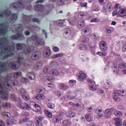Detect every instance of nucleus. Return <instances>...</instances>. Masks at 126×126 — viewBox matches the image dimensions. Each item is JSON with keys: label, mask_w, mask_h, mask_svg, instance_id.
I'll return each mask as SVG.
<instances>
[{"label": "nucleus", "mask_w": 126, "mask_h": 126, "mask_svg": "<svg viewBox=\"0 0 126 126\" xmlns=\"http://www.w3.org/2000/svg\"><path fill=\"white\" fill-rule=\"evenodd\" d=\"M116 93L120 96H124L126 95V91L123 90L121 91L118 90L116 91Z\"/></svg>", "instance_id": "obj_27"}, {"label": "nucleus", "mask_w": 126, "mask_h": 126, "mask_svg": "<svg viewBox=\"0 0 126 126\" xmlns=\"http://www.w3.org/2000/svg\"><path fill=\"white\" fill-rule=\"evenodd\" d=\"M7 32V30L6 29H0V34L4 35Z\"/></svg>", "instance_id": "obj_59"}, {"label": "nucleus", "mask_w": 126, "mask_h": 126, "mask_svg": "<svg viewBox=\"0 0 126 126\" xmlns=\"http://www.w3.org/2000/svg\"><path fill=\"white\" fill-rule=\"evenodd\" d=\"M43 119V118L39 116L38 117H36L35 118V122L36 125L38 126L40 122H41L42 120Z\"/></svg>", "instance_id": "obj_31"}, {"label": "nucleus", "mask_w": 126, "mask_h": 126, "mask_svg": "<svg viewBox=\"0 0 126 126\" xmlns=\"http://www.w3.org/2000/svg\"><path fill=\"white\" fill-rule=\"evenodd\" d=\"M27 76L31 80H33L35 79V77L34 74L32 72H29L27 74Z\"/></svg>", "instance_id": "obj_33"}, {"label": "nucleus", "mask_w": 126, "mask_h": 126, "mask_svg": "<svg viewBox=\"0 0 126 126\" xmlns=\"http://www.w3.org/2000/svg\"><path fill=\"white\" fill-rule=\"evenodd\" d=\"M85 26L84 20L82 19H80L78 21L77 23V27L79 28H83Z\"/></svg>", "instance_id": "obj_18"}, {"label": "nucleus", "mask_w": 126, "mask_h": 126, "mask_svg": "<svg viewBox=\"0 0 126 126\" xmlns=\"http://www.w3.org/2000/svg\"><path fill=\"white\" fill-rule=\"evenodd\" d=\"M0 47L2 52L4 53H8L10 51H13L15 49L14 46H12L10 48L7 45H5L4 44L2 43H0Z\"/></svg>", "instance_id": "obj_6"}, {"label": "nucleus", "mask_w": 126, "mask_h": 126, "mask_svg": "<svg viewBox=\"0 0 126 126\" xmlns=\"http://www.w3.org/2000/svg\"><path fill=\"white\" fill-rule=\"evenodd\" d=\"M68 21L71 25H74L76 23V21L74 20V18L73 17H71L69 18Z\"/></svg>", "instance_id": "obj_54"}, {"label": "nucleus", "mask_w": 126, "mask_h": 126, "mask_svg": "<svg viewBox=\"0 0 126 126\" xmlns=\"http://www.w3.org/2000/svg\"><path fill=\"white\" fill-rule=\"evenodd\" d=\"M14 8L22 9L24 8V6L22 0L19 1L17 3H14L13 4Z\"/></svg>", "instance_id": "obj_13"}, {"label": "nucleus", "mask_w": 126, "mask_h": 126, "mask_svg": "<svg viewBox=\"0 0 126 126\" xmlns=\"http://www.w3.org/2000/svg\"><path fill=\"white\" fill-rule=\"evenodd\" d=\"M12 40L18 39L21 40L24 38V36L22 34L18 33L16 34V35H13L12 36Z\"/></svg>", "instance_id": "obj_16"}, {"label": "nucleus", "mask_w": 126, "mask_h": 126, "mask_svg": "<svg viewBox=\"0 0 126 126\" xmlns=\"http://www.w3.org/2000/svg\"><path fill=\"white\" fill-rule=\"evenodd\" d=\"M87 77L86 74L83 72H80L78 75V79L79 80L81 81L85 80Z\"/></svg>", "instance_id": "obj_15"}, {"label": "nucleus", "mask_w": 126, "mask_h": 126, "mask_svg": "<svg viewBox=\"0 0 126 126\" xmlns=\"http://www.w3.org/2000/svg\"><path fill=\"white\" fill-rule=\"evenodd\" d=\"M59 71L57 69H53L50 70V74L53 76L58 75Z\"/></svg>", "instance_id": "obj_24"}, {"label": "nucleus", "mask_w": 126, "mask_h": 126, "mask_svg": "<svg viewBox=\"0 0 126 126\" xmlns=\"http://www.w3.org/2000/svg\"><path fill=\"white\" fill-rule=\"evenodd\" d=\"M42 39L38 40L35 43L36 45L38 46L44 45L45 43L44 41L42 40Z\"/></svg>", "instance_id": "obj_35"}, {"label": "nucleus", "mask_w": 126, "mask_h": 126, "mask_svg": "<svg viewBox=\"0 0 126 126\" xmlns=\"http://www.w3.org/2000/svg\"><path fill=\"white\" fill-rule=\"evenodd\" d=\"M18 92L22 96V95H24L25 94H27V92L26 90L24 88H22L20 89L19 90Z\"/></svg>", "instance_id": "obj_52"}, {"label": "nucleus", "mask_w": 126, "mask_h": 126, "mask_svg": "<svg viewBox=\"0 0 126 126\" xmlns=\"http://www.w3.org/2000/svg\"><path fill=\"white\" fill-rule=\"evenodd\" d=\"M59 65L58 63L55 61L52 62H51L49 65V66L51 67H56Z\"/></svg>", "instance_id": "obj_44"}, {"label": "nucleus", "mask_w": 126, "mask_h": 126, "mask_svg": "<svg viewBox=\"0 0 126 126\" xmlns=\"http://www.w3.org/2000/svg\"><path fill=\"white\" fill-rule=\"evenodd\" d=\"M66 115L69 117H74L75 116L76 114L72 111H68L66 113Z\"/></svg>", "instance_id": "obj_29"}, {"label": "nucleus", "mask_w": 126, "mask_h": 126, "mask_svg": "<svg viewBox=\"0 0 126 126\" xmlns=\"http://www.w3.org/2000/svg\"><path fill=\"white\" fill-rule=\"evenodd\" d=\"M114 30V28L112 27H108L106 29L107 33H109L112 32Z\"/></svg>", "instance_id": "obj_56"}, {"label": "nucleus", "mask_w": 126, "mask_h": 126, "mask_svg": "<svg viewBox=\"0 0 126 126\" xmlns=\"http://www.w3.org/2000/svg\"><path fill=\"white\" fill-rule=\"evenodd\" d=\"M88 46L90 48H93L96 46V43L94 42H90L88 44Z\"/></svg>", "instance_id": "obj_51"}, {"label": "nucleus", "mask_w": 126, "mask_h": 126, "mask_svg": "<svg viewBox=\"0 0 126 126\" xmlns=\"http://www.w3.org/2000/svg\"><path fill=\"white\" fill-rule=\"evenodd\" d=\"M34 49V47L33 46H30L24 49V52L25 53L27 54L33 51Z\"/></svg>", "instance_id": "obj_23"}, {"label": "nucleus", "mask_w": 126, "mask_h": 126, "mask_svg": "<svg viewBox=\"0 0 126 126\" xmlns=\"http://www.w3.org/2000/svg\"><path fill=\"white\" fill-rule=\"evenodd\" d=\"M18 58L19 59L18 62H11L9 63V66L11 68L16 70L19 68L20 64H23L24 66L25 67L32 65L30 63V62H28V60L25 61L24 59L22 57Z\"/></svg>", "instance_id": "obj_2"}, {"label": "nucleus", "mask_w": 126, "mask_h": 126, "mask_svg": "<svg viewBox=\"0 0 126 126\" xmlns=\"http://www.w3.org/2000/svg\"><path fill=\"white\" fill-rule=\"evenodd\" d=\"M43 66L42 63L40 61H38L35 65L34 68L37 69H41Z\"/></svg>", "instance_id": "obj_30"}, {"label": "nucleus", "mask_w": 126, "mask_h": 126, "mask_svg": "<svg viewBox=\"0 0 126 126\" xmlns=\"http://www.w3.org/2000/svg\"><path fill=\"white\" fill-rule=\"evenodd\" d=\"M50 66H46L43 69V71L47 75L50 74Z\"/></svg>", "instance_id": "obj_34"}, {"label": "nucleus", "mask_w": 126, "mask_h": 126, "mask_svg": "<svg viewBox=\"0 0 126 126\" xmlns=\"http://www.w3.org/2000/svg\"><path fill=\"white\" fill-rule=\"evenodd\" d=\"M113 98L114 101L116 102H118L120 101V98L116 94V93H114L113 96Z\"/></svg>", "instance_id": "obj_39"}, {"label": "nucleus", "mask_w": 126, "mask_h": 126, "mask_svg": "<svg viewBox=\"0 0 126 126\" xmlns=\"http://www.w3.org/2000/svg\"><path fill=\"white\" fill-rule=\"evenodd\" d=\"M85 117L87 121L90 122L92 121L93 117L90 114H88L85 115Z\"/></svg>", "instance_id": "obj_40"}, {"label": "nucleus", "mask_w": 126, "mask_h": 126, "mask_svg": "<svg viewBox=\"0 0 126 126\" xmlns=\"http://www.w3.org/2000/svg\"><path fill=\"white\" fill-rule=\"evenodd\" d=\"M1 115L2 116H6L8 117H11V114L8 112L4 111L2 112Z\"/></svg>", "instance_id": "obj_63"}, {"label": "nucleus", "mask_w": 126, "mask_h": 126, "mask_svg": "<svg viewBox=\"0 0 126 126\" xmlns=\"http://www.w3.org/2000/svg\"><path fill=\"white\" fill-rule=\"evenodd\" d=\"M3 14L6 17L8 18L9 17L11 16L10 17L11 22L12 23H13L15 21H16L17 18V14H12L11 12L10 11H4L3 12Z\"/></svg>", "instance_id": "obj_5"}, {"label": "nucleus", "mask_w": 126, "mask_h": 126, "mask_svg": "<svg viewBox=\"0 0 126 126\" xmlns=\"http://www.w3.org/2000/svg\"><path fill=\"white\" fill-rule=\"evenodd\" d=\"M71 33V32L70 29L67 28L65 30L63 35L65 37L68 38L70 36Z\"/></svg>", "instance_id": "obj_21"}, {"label": "nucleus", "mask_w": 126, "mask_h": 126, "mask_svg": "<svg viewBox=\"0 0 126 126\" xmlns=\"http://www.w3.org/2000/svg\"><path fill=\"white\" fill-rule=\"evenodd\" d=\"M35 98L37 100H41L45 99L46 97L44 95L42 94H38L35 96Z\"/></svg>", "instance_id": "obj_22"}, {"label": "nucleus", "mask_w": 126, "mask_h": 126, "mask_svg": "<svg viewBox=\"0 0 126 126\" xmlns=\"http://www.w3.org/2000/svg\"><path fill=\"white\" fill-rule=\"evenodd\" d=\"M10 97L11 99L14 101L16 102H18V101L17 100V98L19 97H17L14 94H11L10 95Z\"/></svg>", "instance_id": "obj_42"}, {"label": "nucleus", "mask_w": 126, "mask_h": 126, "mask_svg": "<svg viewBox=\"0 0 126 126\" xmlns=\"http://www.w3.org/2000/svg\"><path fill=\"white\" fill-rule=\"evenodd\" d=\"M8 70L7 67L5 66L4 63L0 62V73H5L8 72ZM2 81L0 80V95L1 97L3 100L7 99L8 97V94L5 92L2 88V86L1 83Z\"/></svg>", "instance_id": "obj_1"}, {"label": "nucleus", "mask_w": 126, "mask_h": 126, "mask_svg": "<svg viewBox=\"0 0 126 126\" xmlns=\"http://www.w3.org/2000/svg\"><path fill=\"white\" fill-rule=\"evenodd\" d=\"M14 55V54L13 53H11L9 54H7L3 57L2 60H4L8 57H12Z\"/></svg>", "instance_id": "obj_57"}, {"label": "nucleus", "mask_w": 126, "mask_h": 126, "mask_svg": "<svg viewBox=\"0 0 126 126\" xmlns=\"http://www.w3.org/2000/svg\"><path fill=\"white\" fill-rule=\"evenodd\" d=\"M22 96L23 99L26 101L29 100L30 99L29 95L28 94H26L22 95Z\"/></svg>", "instance_id": "obj_55"}, {"label": "nucleus", "mask_w": 126, "mask_h": 126, "mask_svg": "<svg viewBox=\"0 0 126 126\" xmlns=\"http://www.w3.org/2000/svg\"><path fill=\"white\" fill-rule=\"evenodd\" d=\"M114 120L115 121V125L116 126H121L122 124V119L120 118H115Z\"/></svg>", "instance_id": "obj_20"}, {"label": "nucleus", "mask_w": 126, "mask_h": 126, "mask_svg": "<svg viewBox=\"0 0 126 126\" xmlns=\"http://www.w3.org/2000/svg\"><path fill=\"white\" fill-rule=\"evenodd\" d=\"M18 101V103L17 104V106L19 108L24 109H26L27 110H29L32 109V107L30 106V104H29L26 103L22 104V100L20 98H17Z\"/></svg>", "instance_id": "obj_4"}, {"label": "nucleus", "mask_w": 126, "mask_h": 126, "mask_svg": "<svg viewBox=\"0 0 126 126\" xmlns=\"http://www.w3.org/2000/svg\"><path fill=\"white\" fill-rule=\"evenodd\" d=\"M104 88L106 86H108L110 87L112 86V83L108 80H106L104 81V83L102 84Z\"/></svg>", "instance_id": "obj_32"}, {"label": "nucleus", "mask_w": 126, "mask_h": 126, "mask_svg": "<svg viewBox=\"0 0 126 126\" xmlns=\"http://www.w3.org/2000/svg\"><path fill=\"white\" fill-rule=\"evenodd\" d=\"M89 88L91 91H94L96 90L97 87L94 85L91 84L89 85Z\"/></svg>", "instance_id": "obj_61"}, {"label": "nucleus", "mask_w": 126, "mask_h": 126, "mask_svg": "<svg viewBox=\"0 0 126 126\" xmlns=\"http://www.w3.org/2000/svg\"><path fill=\"white\" fill-rule=\"evenodd\" d=\"M61 69L62 70L64 71L65 73L69 75H70V74L72 73V72L71 70V69H66L64 67H62L61 68Z\"/></svg>", "instance_id": "obj_37"}, {"label": "nucleus", "mask_w": 126, "mask_h": 126, "mask_svg": "<svg viewBox=\"0 0 126 126\" xmlns=\"http://www.w3.org/2000/svg\"><path fill=\"white\" fill-rule=\"evenodd\" d=\"M102 111V107L100 106H98L95 110V112L97 114L100 113Z\"/></svg>", "instance_id": "obj_50"}, {"label": "nucleus", "mask_w": 126, "mask_h": 126, "mask_svg": "<svg viewBox=\"0 0 126 126\" xmlns=\"http://www.w3.org/2000/svg\"><path fill=\"white\" fill-rule=\"evenodd\" d=\"M34 7L37 11L42 12L44 15H47L49 13L47 10H44V7L42 5L37 4L35 5Z\"/></svg>", "instance_id": "obj_7"}, {"label": "nucleus", "mask_w": 126, "mask_h": 126, "mask_svg": "<svg viewBox=\"0 0 126 126\" xmlns=\"http://www.w3.org/2000/svg\"><path fill=\"white\" fill-rule=\"evenodd\" d=\"M2 106L3 108H9L11 107V105L10 104L5 103L3 104Z\"/></svg>", "instance_id": "obj_64"}, {"label": "nucleus", "mask_w": 126, "mask_h": 126, "mask_svg": "<svg viewBox=\"0 0 126 126\" xmlns=\"http://www.w3.org/2000/svg\"><path fill=\"white\" fill-rule=\"evenodd\" d=\"M40 76L41 79L43 81L47 80L48 81H52L55 79V78L53 77L47 76H44L42 74H40Z\"/></svg>", "instance_id": "obj_9"}, {"label": "nucleus", "mask_w": 126, "mask_h": 126, "mask_svg": "<svg viewBox=\"0 0 126 126\" xmlns=\"http://www.w3.org/2000/svg\"><path fill=\"white\" fill-rule=\"evenodd\" d=\"M78 92V93H80V91H79L77 89H75L74 91L72 92L71 91H68L67 92V93L69 96L68 97L70 100L72 99L76 98L77 96V92Z\"/></svg>", "instance_id": "obj_8"}, {"label": "nucleus", "mask_w": 126, "mask_h": 126, "mask_svg": "<svg viewBox=\"0 0 126 126\" xmlns=\"http://www.w3.org/2000/svg\"><path fill=\"white\" fill-rule=\"evenodd\" d=\"M78 48L81 50H85L87 49V46L85 44H79L78 46Z\"/></svg>", "instance_id": "obj_45"}, {"label": "nucleus", "mask_w": 126, "mask_h": 126, "mask_svg": "<svg viewBox=\"0 0 126 126\" xmlns=\"http://www.w3.org/2000/svg\"><path fill=\"white\" fill-rule=\"evenodd\" d=\"M120 68L119 65L117 64H114V68H113V72L115 74H118Z\"/></svg>", "instance_id": "obj_26"}, {"label": "nucleus", "mask_w": 126, "mask_h": 126, "mask_svg": "<svg viewBox=\"0 0 126 126\" xmlns=\"http://www.w3.org/2000/svg\"><path fill=\"white\" fill-rule=\"evenodd\" d=\"M41 53L40 51H37L33 53L31 58L33 60H36L41 57Z\"/></svg>", "instance_id": "obj_11"}, {"label": "nucleus", "mask_w": 126, "mask_h": 126, "mask_svg": "<svg viewBox=\"0 0 126 126\" xmlns=\"http://www.w3.org/2000/svg\"><path fill=\"white\" fill-rule=\"evenodd\" d=\"M88 12L86 11H82L80 12L78 15L79 18H81L88 15Z\"/></svg>", "instance_id": "obj_38"}, {"label": "nucleus", "mask_w": 126, "mask_h": 126, "mask_svg": "<svg viewBox=\"0 0 126 126\" xmlns=\"http://www.w3.org/2000/svg\"><path fill=\"white\" fill-rule=\"evenodd\" d=\"M68 104L70 105L73 106L74 108L76 110H78L80 107V106L78 104L75 105L72 102H71L69 103Z\"/></svg>", "instance_id": "obj_43"}, {"label": "nucleus", "mask_w": 126, "mask_h": 126, "mask_svg": "<svg viewBox=\"0 0 126 126\" xmlns=\"http://www.w3.org/2000/svg\"><path fill=\"white\" fill-rule=\"evenodd\" d=\"M90 39L89 37L84 36L82 37L81 38V41L82 43H87L89 41Z\"/></svg>", "instance_id": "obj_36"}, {"label": "nucleus", "mask_w": 126, "mask_h": 126, "mask_svg": "<svg viewBox=\"0 0 126 126\" xmlns=\"http://www.w3.org/2000/svg\"><path fill=\"white\" fill-rule=\"evenodd\" d=\"M59 88L64 90H66L68 88V86L63 83H61L59 84Z\"/></svg>", "instance_id": "obj_25"}, {"label": "nucleus", "mask_w": 126, "mask_h": 126, "mask_svg": "<svg viewBox=\"0 0 126 126\" xmlns=\"http://www.w3.org/2000/svg\"><path fill=\"white\" fill-rule=\"evenodd\" d=\"M71 124V122L69 120H66L63 122V124L64 126H66L70 125Z\"/></svg>", "instance_id": "obj_46"}, {"label": "nucleus", "mask_w": 126, "mask_h": 126, "mask_svg": "<svg viewBox=\"0 0 126 126\" xmlns=\"http://www.w3.org/2000/svg\"><path fill=\"white\" fill-rule=\"evenodd\" d=\"M114 114L116 116H122L123 114L120 111L115 110L114 111Z\"/></svg>", "instance_id": "obj_53"}, {"label": "nucleus", "mask_w": 126, "mask_h": 126, "mask_svg": "<svg viewBox=\"0 0 126 126\" xmlns=\"http://www.w3.org/2000/svg\"><path fill=\"white\" fill-rule=\"evenodd\" d=\"M34 111L36 112H40L41 110V108L39 105L37 104L34 108Z\"/></svg>", "instance_id": "obj_60"}, {"label": "nucleus", "mask_w": 126, "mask_h": 126, "mask_svg": "<svg viewBox=\"0 0 126 126\" xmlns=\"http://www.w3.org/2000/svg\"><path fill=\"white\" fill-rule=\"evenodd\" d=\"M76 80H71L69 81L68 83L69 86L71 87H72L74 85L76 84Z\"/></svg>", "instance_id": "obj_48"}, {"label": "nucleus", "mask_w": 126, "mask_h": 126, "mask_svg": "<svg viewBox=\"0 0 126 126\" xmlns=\"http://www.w3.org/2000/svg\"><path fill=\"white\" fill-rule=\"evenodd\" d=\"M12 76L10 75H8L5 78H2V79H4L3 85L4 87L7 89L11 90L12 88V86L9 83H12L13 86L17 85L18 84V82L16 80H11Z\"/></svg>", "instance_id": "obj_3"}, {"label": "nucleus", "mask_w": 126, "mask_h": 126, "mask_svg": "<svg viewBox=\"0 0 126 126\" xmlns=\"http://www.w3.org/2000/svg\"><path fill=\"white\" fill-rule=\"evenodd\" d=\"M22 75V74L21 72L18 71L15 73L14 74L13 77L15 79H16L18 78Z\"/></svg>", "instance_id": "obj_41"}, {"label": "nucleus", "mask_w": 126, "mask_h": 126, "mask_svg": "<svg viewBox=\"0 0 126 126\" xmlns=\"http://www.w3.org/2000/svg\"><path fill=\"white\" fill-rule=\"evenodd\" d=\"M113 108H111L106 109L104 112V116L107 118L109 117L113 111Z\"/></svg>", "instance_id": "obj_14"}, {"label": "nucleus", "mask_w": 126, "mask_h": 126, "mask_svg": "<svg viewBox=\"0 0 126 126\" xmlns=\"http://www.w3.org/2000/svg\"><path fill=\"white\" fill-rule=\"evenodd\" d=\"M91 28L89 27H85L82 30L81 33L83 35L87 36L90 34L91 32Z\"/></svg>", "instance_id": "obj_10"}, {"label": "nucleus", "mask_w": 126, "mask_h": 126, "mask_svg": "<svg viewBox=\"0 0 126 126\" xmlns=\"http://www.w3.org/2000/svg\"><path fill=\"white\" fill-rule=\"evenodd\" d=\"M51 54V51L49 49H45L43 53V55L45 57H48Z\"/></svg>", "instance_id": "obj_19"}, {"label": "nucleus", "mask_w": 126, "mask_h": 126, "mask_svg": "<svg viewBox=\"0 0 126 126\" xmlns=\"http://www.w3.org/2000/svg\"><path fill=\"white\" fill-rule=\"evenodd\" d=\"M99 46L100 49L103 51H105L107 49V43L104 41H102L100 42Z\"/></svg>", "instance_id": "obj_12"}, {"label": "nucleus", "mask_w": 126, "mask_h": 126, "mask_svg": "<svg viewBox=\"0 0 126 126\" xmlns=\"http://www.w3.org/2000/svg\"><path fill=\"white\" fill-rule=\"evenodd\" d=\"M118 15L121 16H126V9L119 8Z\"/></svg>", "instance_id": "obj_17"}, {"label": "nucleus", "mask_w": 126, "mask_h": 126, "mask_svg": "<svg viewBox=\"0 0 126 126\" xmlns=\"http://www.w3.org/2000/svg\"><path fill=\"white\" fill-rule=\"evenodd\" d=\"M18 28L16 30L17 32H18V31H23L24 30V26H23L21 24L18 25Z\"/></svg>", "instance_id": "obj_49"}, {"label": "nucleus", "mask_w": 126, "mask_h": 126, "mask_svg": "<svg viewBox=\"0 0 126 126\" xmlns=\"http://www.w3.org/2000/svg\"><path fill=\"white\" fill-rule=\"evenodd\" d=\"M45 112L46 115L47 116L51 118H52V113L51 112L49 111L46 110H45Z\"/></svg>", "instance_id": "obj_58"}, {"label": "nucleus", "mask_w": 126, "mask_h": 126, "mask_svg": "<svg viewBox=\"0 0 126 126\" xmlns=\"http://www.w3.org/2000/svg\"><path fill=\"white\" fill-rule=\"evenodd\" d=\"M25 44H21L18 43L16 44V48L17 49L19 50L22 49L23 48V45H25Z\"/></svg>", "instance_id": "obj_62"}, {"label": "nucleus", "mask_w": 126, "mask_h": 126, "mask_svg": "<svg viewBox=\"0 0 126 126\" xmlns=\"http://www.w3.org/2000/svg\"><path fill=\"white\" fill-rule=\"evenodd\" d=\"M95 107V105H93L90 107L87 108V109L88 112H93L94 111Z\"/></svg>", "instance_id": "obj_47"}, {"label": "nucleus", "mask_w": 126, "mask_h": 126, "mask_svg": "<svg viewBox=\"0 0 126 126\" xmlns=\"http://www.w3.org/2000/svg\"><path fill=\"white\" fill-rule=\"evenodd\" d=\"M62 120V119L61 118V116L59 115H56L53 117V121L55 123L61 121Z\"/></svg>", "instance_id": "obj_28"}]
</instances>
